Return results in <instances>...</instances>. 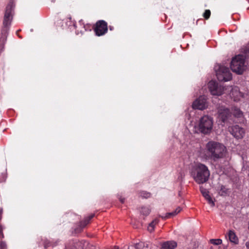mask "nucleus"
Returning a JSON list of instances; mask_svg holds the SVG:
<instances>
[{
    "label": "nucleus",
    "mask_w": 249,
    "mask_h": 249,
    "mask_svg": "<svg viewBox=\"0 0 249 249\" xmlns=\"http://www.w3.org/2000/svg\"><path fill=\"white\" fill-rule=\"evenodd\" d=\"M211 15V11L210 10H206L203 14V17L206 19H208Z\"/></svg>",
    "instance_id": "22"
},
{
    "label": "nucleus",
    "mask_w": 249,
    "mask_h": 249,
    "mask_svg": "<svg viewBox=\"0 0 249 249\" xmlns=\"http://www.w3.org/2000/svg\"><path fill=\"white\" fill-rule=\"evenodd\" d=\"M205 199L208 201L209 204L212 207H213L214 206V202L210 196H209L208 197H206Z\"/></svg>",
    "instance_id": "24"
},
{
    "label": "nucleus",
    "mask_w": 249,
    "mask_h": 249,
    "mask_svg": "<svg viewBox=\"0 0 249 249\" xmlns=\"http://www.w3.org/2000/svg\"><path fill=\"white\" fill-rule=\"evenodd\" d=\"M245 67V57L243 55H238L232 59L231 65L232 71L237 74H242Z\"/></svg>",
    "instance_id": "3"
},
{
    "label": "nucleus",
    "mask_w": 249,
    "mask_h": 249,
    "mask_svg": "<svg viewBox=\"0 0 249 249\" xmlns=\"http://www.w3.org/2000/svg\"><path fill=\"white\" fill-rule=\"evenodd\" d=\"M208 106L207 98L205 96H200L193 103L192 107L194 109L203 110Z\"/></svg>",
    "instance_id": "9"
},
{
    "label": "nucleus",
    "mask_w": 249,
    "mask_h": 249,
    "mask_svg": "<svg viewBox=\"0 0 249 249\" xmlns=\"http://www.w3.org/2000/svg\"><path fill=\"white\" fill-rule=\"evenodd\" d=\"M0 249H6V243L3 241L0 242Z\"/></svg>",
    "instance_id": "25"
},
{
    "label": "nucleus",
    "mask_w": 249,
    "mask_h": 249,
    "mask_svg": "<svg viewBox=\"0 0 249 249\" xmlns=\"http://www.w3.org/2000/svg\"><path fill=\"white\" fill-rule=\"evenodd\" d=\"M229 131L231 134L237 139H242L245 134L244 129L238 125L231 126Z\"/></svg>",
    "instance_id": "12"
},
{
    "label": "nucleus",
    "mask_w": 249,
    "mask_h": 249,
    "mask_svg": "<svg viewBox=\"0 0 249 249\" xmlns=\"http://www.w3.org/2000/svg\"><path fill=\"white\" fill-rule=\"evenodd\" d=\"M3 237V235L2 232V228L0 226V238H2Z\"/></svg>",
    "instance_id": "28"
},
{
    "label": "nucleus",
    "mask_w": 249,
    "mask_h": 249,
    "mask_svg": "<svg viewBox=\"0 0 249 249\" xmlns=\"http://www.w3.org/2000/svg\"><path fill=\"white\" fill-rule=\"evenodd\" d=\"M208 88L211 94L213 95L219 96L226 93L225 87L219 86L214 81L212 80L208 83Z\"/></svg>",
    "instance_id": "7"
},
{
    "label": "nucleus",
    "mask_w": 249,
    "mask_h": 249,
    "mask_svg": "<svg viewBox=\"0 0 249 249\" xmlns=\"http://www.w3.org/2000/svg\"><path fill=\"white\" fill-rule=\"evenodd\" d=\"M232 111L233 115L236 117L240 118L243 116L242 112L237 107H234Z\"/></svg>",
    "instance_id": "16"
},
{
    "label": "nucleus",
    "mask_w": 249,
    "mask_h": 249,
    "mask_svg": "<svg viewBox=\"0 0 249 249\" xmlns=\"http://www.w3.org/2000/svg\"><path fill=\"white\" fill-rule=\"evenodd\" d=\"M140 196H141V197L143 198H149L150 196L151 195L149 193L143 191L141 192Z\"/></svg>",
    "instance_id": "23"
},
{
    "label": "nucleus",
    "mask_w": 249,
    "mask_h": 249,
    "mask_svg": "<svg viewBox=\"0 0 249 249\" xmlns=\"http://www.w3.org/2000/svg\"><path fill=\"white\" fill-rule=\"evenodd\" d=\"M94 215L93 214H92V215H90L88 218V219H86L85 221V225H86L87 224L89 221L93 217Z\"/></svg>",
    "instance_id": "27"
},
{
    "label": "nucleus",
    "mask_w": 249,
    "mask_h": 249,
    "mask_svg": "<svg viewBox=\"0 0 249 249\" xmlns=\"http://www.w3.org/2000/svg\"><path fill=\"white\" fill-rule=\"evenodd\" d=\"M14 7L15 4L12 1H10L6 6L3 23L5 27H8L11 24L13 19Z\"/></svg>",
    "instance_id": "6"
},
{
    "label": "nucleus",
    "mask_w": 249,
    "mask_h": 249,
    "mask_svg": "<svg viewBox=\"0 0 249 249\" xmlns=\"http://www.w3.org/2000/svg\"><path fill=\"white\" fill-rule=\"evenodd\" d=\"M214 69L219 81H228L231 79V74L228 68L217 65L214 67Z\"/></svg>",
    "instance_id": "5"
},
{
    "label": "nucleus",
    "mask_w": 249,
    "mask_h": 249,
    "mask_svg": "<svg viewBox=\"0 0 249 249\" xmlns=\"http://www.w3.org/2000/svg\"><path fill=\"white\" fill-rule=\"evenodd\" d=\"M245 246L247 249H249V241L246 242Z\"/></svg>",
    "instance_id": "29"
},
{
    "label": "nucleus",
    "mask_w": 249,
    "mask_h": 249,
    "mask_svg": "<svg viewBox=\"0 0 249 249\" xmlns=\"http://www.w3.org/2000/svg\"><path fill=\"white\" fill-rule=\"evenodd\" d=\"M82 22V20L79 21V23L81 24Z\"/></svg>",
    "instance_id": "32"
},
{
    "label": "nucleus",
    "mask_w": 249,
    "mask_h": 249,
    "mask_svg": "<svg viewBox=\"0 0 249 249\" xmlns=\"http://www.w3.org/2000/svg\"><path fill=\"white\" fill-rule=\"evenodd\" d=\"M206 148L209 158L213 160L223 158L226 155V147L219 142L210 141L207 143Z\"/></svg>",
    "instance_id": "1"
},
{
    "label": "nucleus",
    "mask_w": 249,
    "mask_h": 249,
    "mask_svg": "<svg viewBox=\"0 0 249 249\" xmlns=\"http://www.w3.org/2000/svg\"><path fill=\"white\" fill-rule=\"evenodd\" d=\"M119 249L118 247H114L112 249Z\"/></svg>",
    "instance_id": "31"
},
{
    "label": "nucleus",
    "mask_w": 249,
    "mask_h": 249,
    "mask_svg": "<svg viewBox=\"0 0 249 249\" xmlns=\"http://www.w3.org/2000/svg\"><path fill=\"white\" fill-rule=\"evenodd\" d=\"M229 240L231 242L234 244H238L239 240L236 236L235 232L233 231L230 230L227 234Z\"/></svg>",
    "instance_id": "13"
},
{
    "label": "nucleus",
    "mask_w": 249,
    "mask_h": 249,
    "mask_svg": "<svg viewBox=\"0 0 249 249\" xmlns=\"http://www.w3.org/2000/svg\"><path fill=\"white\" fill-rule=\"evenodd\" d=\"M211 242L213 245H219L222 244V241L220 239H212L211 240Z\"/></svg>",
    "instance_id": "21"
},
{
    "label": "nucleus",
    "mask_w": 249,
    "mask_h": 249,
    "mask_svg": "<svg viewBox=\"0 0 249 249\" xmlns=\"http://www.w3.org/2000/svg\"><path fill=\"white\" fill-rule=\"evenodd\" d=\"M228 190L225 186L221 185L218 193L220 196H225L227 194Z\"/></svg>",
    "instance_id": "17"
},
{
    "label": "nucleus",
    "mask_w": 249,
    "mask_h": 249,
    "mask_svg": "<svg viewBox=\"0 0 249 249\" xmlns=\"http://www.w3.org/2000/svg\"><path fill=\"white\" fill-rule=\"evenodd\" d=\"M107 23L105 21L100 20L96 23L94 31L97 36H103L107 33Z\"/></svg>",
    "instance_id": "11"
},
{
    "label": "nucleus",
    "mask_w": 249,
    "mask_h": 249,
    "mask_svg": "<svg viewBox=\"0 0 249 249\" xmlns=\"http://www.w3.org/2000/svg\"><path fill=\"white\" fill-rule=\"evenodd\" d=\"M218 118L219 121L223 124L228 122L231 117V114L229 109L224 106H221L217 108Z\"/></svg>",
    "instance_id": "8"
},
{
    "label": "nucleus",
    "mask_w": 249,
    "mask_h": 249,
    "mask_svg": "<svg viewBox=\"0 0 249 249\" xmlns=\"http://www.w3.org/2000/svg\"><path fill=\"white\" fill-rule=\"evenodd\" d=\"M200 190L205 198L210 196L209 195V192L207 191V190L203 188L202 186L200 187Z\"/></svg>",
    "instance_id": "19"
},
{
    "label": "nucleus",
    "mask_w": 249,
    "mask_h": 249,
    "mask_svg": "<svg viewBox=\"0 0 249 249\" xmlns=\"http://www.w3.org/2000/svg\"><path fill=\"white\" fill-rule=\"evenodd\" d=\"M199 130L205 134L210 133L213 127V119L212 117L205 115L202 117L199 122Z\"/></svg>",
    "instance_id": "4"
},
{
    "label": "nucleus",
    "mask_w": 249,
    "mask_h": 249,
    "mask_svg": "<svg viewBox=\"0 0 249 249\" xmlns=\"http://www.w3.org/2000/svg\"><path fill=\"white\" fill-rule=\"evenodd\" d=\"M159 220L158 219H155L153 220L150 223H149L147 227L148 231L151 232L154 231L155 226L158 224Z\"/></svg>",
    "instance_id": "15"
},
{
    "label": "nucleus",
    "mask_w": 249,
    "mask_h": 249,
    "mask_svg": "<svg viewBox=\"0 0 249 249\" xmlns=\"http://www.w3.org/2000/svg\"><path fill=\"white\" fill-rule=\"evenodd\" d=\"M176 215L174 213V212H171V213H166V215L165 216H161V218L163 219H165L166 218H168L171 217H173L174 216Z\"/></svg>",
    "instance_id": "20"
},
{
    "label": "nucleus",
    "mask_w": 249,
    "mask_h": 249,
    "mask_svg": "<svg viewBox=\"0 0 249 249\" xmlns=\"http://www.w3.org/2000/svg\"><path fill=\"white\" fill-rule=\"evenodd\" d=\"M177 246V243L174 241H167L162 245L161 249H174Z\"/></svg>",
    "instance_id": "14"
},
{
    "label": "nucleus",
    "mask_w": 249,
    "mask_h": 249,
    "mask_svg": "<svg viewBox=\"0 0 249 249\" xmlns=\"http://www.w3.org/2000/svg\"><path fill=\"white\" fill-rule=\"evenodd\" d=\"M181 211V208L180 207H178L174 212L176 215L178 213Z\"/></svg>",
    "instance_id": "26"
},
{
    "label": "nucleus",
    "mask_w": 249,
    "mask_h": 249,
    "mask_svg": "<svg viewBox=\"0 0 249 249\" xmlns=\"http://www.w3.org/2000/svg\"><path fill=\"white\" fill-rule=\"evenodd\" d=\"M140 212L141 214L147 216L150 213V211L148 207H142Z\"/></svg>",
    "instance_id": "18"
},
{
    "label": "nucleus",
    "mask_w": 249,
    "mask_h": 249,
    "mask_svg": "<svg viewBox=\"0 0 249 249\" xmlns=\"http://www.w3.org/2000/svg\"><path fill=\"white\" fill-rule=\"evenodd\" d=\"M191 175L196 183L202 184L208 180L210 173L206 165L200 163H196L193 166Z\"/></svg>",
    "instance_id": "2"
},
{
    "label": "nucleus",
    "mask_w": 249,
    "mask_h": 249,
    "mask_svg": "<svg viewBox=\"0 0 249 249\" xmlns=\"http://www.w3.org/2000/svg\"><path fill=\"white\" fill-rule=\"evenodd\" d=\"M225 90L226 93H228L230 91V96L235 101H239L240 98L242 97V94L239 91V89L237 87H227L225 89Z\"/></svg>",
    "instance_id": "10"
},
{
    "label": "nucleus",
    "mask_w": 249,
    "mask_h": 249,
    "mask_svg": "<svg viewBox=\"0 0 249 249\" xmlns=\"http://www.w3.org/2000/svg\"><path fill=\"white\" fill-rule=\"evenodd\" d=\"M110 30H112L111 27H110Z\"/></svg>",
    "instance_id": "33"
},
{
    "label": "nucleus",
    "mask_w": 249,
    "mask_h": 249,
    "mask_svg": "<svg viewBox=\"0 0 249 249\" xmlns=\"http://www.w3.org/2000/svg\"><path fill=\"white\" fill-rule=\"evenodd\" d=\"M124 198H120V201L122 202V203H124Z\"/></svg>",
    "instance_id": "30"
}]
</instances>
